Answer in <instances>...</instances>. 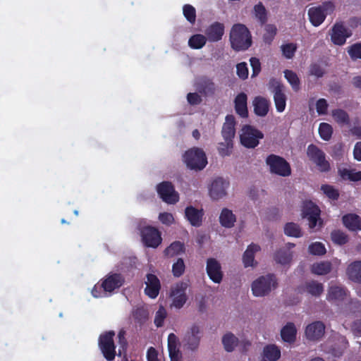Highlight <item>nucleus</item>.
Segmentation results:
<instances>
[{
	"label": "nucleus",
	"instance_id": "57",
	"mask_svg": "<svg viewBox=\"0 0 361 361\" xmlns=\"http://www.w3.org/2000/svg\"><path fill=\"white\" fill-rule=\"evenodd\" d=\"M166 315L167 312L166 309L163 306H160L156 312L154 321L157 327H161L163 326Z\"/></svg>",
	"mask_w": 361,
	"mask_h": 361
},
{
	"label": "nucleus",
	"instance_id": "51",
	"mask_svg": "<svg viewBox=\"0 0 361 361\" xmlns=\"http://www.w3.org/2000/svg\"><path fill=\"white\" fill-rule=\"evenodd\" d=\"M321 190L324 194L332 200H337L339 197V192L334 186L324 184L321 186Z\"/></svg>",
	"mask_w": 361,
	"mask_h": 361
},
{
	"label": "nucleus",
	"instance_id": "35",
	"mask_svg": "<svg viewBox=\"0 0 361 361\" xmlns=\"http://www.w3.org/2000/svg\"><path fill=\"white\" fill-rule=\"evenodd\" d=\"M304 290L312 296L319 297L324 292V286L314 280L308 281L304 285Z\"/></svg>",
	"mask_w": 361,
	"mask_h": 361
},
{
	"label": "nucleus",
	"instance_id": "17",
	"mask_svg": "<svg viewBox=\"0 0 361 361\" xmlns=\"http://www.w3.org/2000/svg\"><path fill=\"white\" fill-rule=\"evenodd\" d=\"M229 183L219 177L214 179L209 188V195L213 200H219L226 195V189Z\"/></svg>",
	"mask_w": 361,
	"mask_h": 361
},
{
	"label": "nucleus",
	"instance_id": "47",
	"mask_svg": "<svg viewBox=\"0 0 361 361\" xmlns=\"http://www.w3.org/2000/svg\"><path fill=\"white\" fill-rule=\"evenodd\" d=\"M331 238L334 243L343 245L348 243V236L340 230H334L331 233Z\"/></svg>",
	"mask_w": 361,
	"mask_h": 361
},
{
	"label": "nucleus",
	"instance_id": "13",
	"mask_svg": "<svg viewBox=\"0 0 361 361\" xmlns=\"http://www.w3.org/2000/svg\"><path fill=\"white\" fill-rule=\"evenodd\" d=\"M188 286L186 283L180 282L171 288L170 295L172 298V306L176 309L182 308L186 302L188 300L186 295Z\"/></svg>",
	"mask_w": 361,
	"mask_h": 361
},
{
	"label": "nucleus",
	"instance_id": "58",
	"mask_svg": "<svg viewBox=\"0 0 361 361\" xmlns=\"http://www.w3.org/2000/svg\"><path fill=\"white\" fill-rule=\"evenodd\" d=\"M309 252L314 255H323L326 253L324 245L319 242L313 243L309 246Z\"/></svg>",
	"mask_w": 361,
	"mask_h": 361
},
{
	"label": "nucleus",
	"instance_id": "8",
	"mask_svg": "<svg viewBox=\"0 0 361 361\" xmlns=\"http://www.w3.org/2000/svg\"><path fill=\"white\" fill-rule=\"evenodd\" d=\"M240 135L241 144L247 148H255L259 145V139L264 137L263 133L250 125H245Z\"/></svg>",
	"mask_w": 361,
	"mask_h": 361
},
{
	"label": "nucleus",
	"instance_id": "29",
	"mask_svg": "<svg viewBox=\"0 0 361 361\" xmlns=\"http://www.w3.org/2000/svg\"><path fill=\"white\" fill-rule=\"evenodd\" d=\"M281 357V350L274 344H268L263 349L262 361H277Z\"/></svg>",
	"mask_w": 361,
	"mask_h": 361
},
{
	"label": "nucleus",
	"instance_id": "4",
	"mask_svg": "<svg viewBox=\"0 0 361 361\" xmlns=\"http://www.w3.org/2000/svg\"><path fill=\"white\" fill-rule=\"evenodd\" d=\"M266 164L269 166V171L281 177H287L291 174L290 164L282 157L276 154H269L265 160Z\"/></svg>",
	"mask_w": 361,
	"mask_h": 361
},
{
	"label": "nucleus",
	"instance_id": "25",
	"mask_svg": "<svg viewBox=\"0 0 361 361\" xmlns=\"http://www.w3.org/2000/svg\"><path fill=\"white\" fill-rule=\"evenodd\" d=\"M178 337L171 333L168 336V350L171 361H182V353L178 348Z\"/></svg>",
	"mask_w": 361,
	"mask_h": 361
},
{
	"label": "nucleus",
	"instance_id": "37",
	"mask_svg": "<svg viewBox=\"0 0 361 361\" xmlns=\"http://www.w3.org/2000/svg\"><path fill=\"white\" fill-rule=\"evenodd\" d=\"M331 263L329 262H320L312 265L311 271L316 275H326L331 272Z\"/></svg>",
	"mask_w": 361,
	"mask_h": 361
},
{
	"label": "nucleus",
	"instance_id": "2",
	"mask_svg": "<svg viewBox=\"0 0 361 361\" xmlns=\"http://www.w3.org/2000/svg\"><path fill=\"white\" fill-rule=\"evenodd\" d=\"M183 160L188 169L196 171L204 169L207 164L205 152L198 147L187 150L183 155Z\"/></svg>",
	"mask_w": 361,
	"mask_h": 361
},
{
	"label": "nucleus",
	"instance_id": "30",
	"mask_svg": "<svg viewBox=\"0 0 361 361\" xmlns=\"http://www.w3.org/2000/svg\"><path fill=\"white\" fill-rule=\"evenodd\" d=\"M348 278L357 283H361V260L350 263L346 270Z\"/></svg>",
	"mask_w": 361,
	"mask_h": 361
},
{
	"label": "nucleus",
	"instance_id": "31",
	"mask_svg": "<svg viewBox=\"0 0 361 361\" xmlns=\"http://www.w3.org/2000/svg\"><path fill=\"white\" fill-rule=\"evenodd\" d=\"M297 330L292 322L287 323L281 330V336L283 341L289 343L295 342Z\"/></svg>",
	"mask_w": 361,
	"mask_h": 361
},
{
	"label": "nucleus",
	"instance_id": "21",
	"mask_svg": "<svg viewBox=\"0 0 361 361\" xmlns=\"http://www.w3.org/2000/svg\"><path fill=\"white\" fill-rule=\"evenodd\" d=\"M203 216V209H198L192 206H188L185 209V217L192 226L200 227Z\"/></svg>",
	"mask_w": 361,
	"mask_h": 361
},
{
	"label": "nucleus",
	"instance_id": "9",
	"mask_svg": "<svg viewBox=\"0 0 361 361\" xmlns=\"http://www.w3.org/2000/svg\"><path fill=\"white\" fill-rule=\"evenodd\" d=\"M309 159L318 167L321 172H327L331 169L329 162L326 159L325 153L317 145L310 144L307 149Z\"/></svg>",
	"mask_w": 361,
	"mask_h": 361
},
{
	"label": "nucleus",
	"instance_id": "26",
	"mask_svg": "<svg viewBox=\"0 0 361 361\" xmlns=\"http://www.w3.org/2000/svg\"><path fill=\"white\" fill-rule=\"evenodd\" d=\"M252 104L254 112L257 116L264 117L268 114L270 102L267 99L261 96H257L255 97Z\"/></svg>",
	"mask_w": 361,
	"mask_h": 361
},
{
	"label": "nucleus",
	"instance_id": "14",
	"mask_svg": "<svg viewBox=\"0 0 361 361\" xmlns=\"http://www.w3.org/2000/svg\"><path fill=\"white\" fill-rule=\"evenodd\" d=\"M201 339V331L197 325H192L185 333L183 338V344L185 348L195 351L197 350Z\"/></svg>",
	"mask_w": 361,
	"mask_h": 361
},
{
	"label": "nucleus",
	"instance_id": "3",
	"mask_svg": "<svg viewBox=\"0 0 361 361\" xmlns=\"http://www.w3.org/2000/svg\"><path fill=\"white\" fill-rule=\"evenodd\" d=\"M278 281L274 274L259 276L252 283V291L255 296L262 297L268 295L272 289L276 288Z\"/></svg>",
	"mask_w": 361,
	"mask_h": 361
},
{
	"label": "nucleus",
	"instance_id": "22",
	"mask_svg": "<svg viewBox=\"0 0 361 361\" xmlns=\"http://www.w3.org/2000/svg\"><path fill=\"white\" fill-rule=\"evenodd\" d=\"M235 117L233 115H227L221 129V135L225 141L233 142V138L235 134Z\"/></svg>",
	"mask_w": 361,
	"mask_h": 361
},
{
	"label": "nucleus",
	"instance_id": "49",
	"mask_svg": "<svg viewBox=\"0 0 361 361\" xmlns=\"http://www.w3.org/2000/svg\"><path fill=\"white\" fill-rule=\"evenodd\" d=\"M183 13L186 20L191 24H195L196 20V10L190 4H185L183 7Z\"/></svg>",
	"mask_w": 361,
	"mask_h": 361
},
{
	"label": "nucleus",
	"instance_id": "45",
	"mask_svg": "<svg viewBox=\"0 0 361 361\" xmlns=\"http://www.w3.org/2000/svg\"><path fill=\"white\" fill-rule=\"evenodd\" d=\"M309 75L314 76L317 78H321L326 74V70L322 63L314 62L310 65Z\"/></svg>",
	"mask_w": 361,
	"mask_h": 361
},
{
	"label": "nucleus",
	"instance_id": "10",
	"mask_svg": "<svg viewBox=\"0 0 361 361\" xmlns=\"http://www.w3.org/2000/svg\"><path fill=\"white\" fill-rule=\"evenodd\" d=\"M143 244L147 247H157L162 241L161 232L155 227L145 226L140 229Z\"/></svg>",
	"mask_w": 361,
	"mask_h": 361
},
{
	"label": "nucleus",
	"instance_id": "16",
	"mask_svg": "<svg viewBox=\"0 0 361 361\" xmlns=\"http://www.w3.org/2000/svg\"><path fill=\"white\" fill-rule=\"evenodd\" d=\"M206 271L209 279L215 283H220L224 277L221 265L219 262L213 257L207 259Z\"/></svg>",
	"mask_w": 361,
	"mask_h": 361
},
{
	"label": "nucleus",
	"instance_id": "28",
	"mask_svg": "<svg viewBox=\"0 0 361 361\" xmlns=\"http://www.w3.org/2000/svg\"><path fill=\"white\" fill-rule=\"evenodd\" d=\"M343 225L350 231L361 230V218L355 214H347L342 217Z\"/></svg>",
	"mask_w": 361,
	"mask_h": 361
},
{
	"label": "nucleus",
	"instance_id": "34",
	"mask_svg": "<svg viewBox=\"0 0 361 361\" xmlns=\"http://www.w3.org/2000/svg\"><path fill=\"white\" fill-rule=\"evenodd\" d=\"M235 221L236 217L232 211L227 208H224L219 216L221 225L225 228H231L234 226Z\"/></svg>",
	"mask_w": 361,
	"mask_h": 361
},
{
	"label": "nucleus",
	"instance_id": "19",
	"mask_svg": "<svg viewBox=\"0 0 361 361\" xmlns=\"http://www.w3.org/2000/svg\"><path fill=\"white\" fill-rule=\"evenodd\" d=\"M330 35L331 42L338 46L343 45L346 39L350 36L345 27L342 23H338L333 26Z\"/></svg>",
	"mask_w": 361,
	"mask_h": 361
},
{
	"label": "nucleus",
	"instance_id": "36",
	"mask_svg": "<svg viewBox=\"0 0 361 361\" xmlns=\"http://www.w3.org/2000/svg\"><path fill=\"white\" fill-rule=\"evenodd\" d=\"M184 252V244L180 241H175L165 249L164 255L169 257H173L182 254Z\"/></svg>",
	"mask_w": 361,
	"mask_h": 361
},
{
	"label": "nucleus",
	"instance_id": "24",
	"mask_svg": "<svg viewBox=\"0 0 361 361\" xmlns=\"http://www.w3.org/2000/svg\"><path fill=\"white\" fill-rule=\"evenodd\" d=\"M336 343L331 346L329 353L334 357H340L348 347V341L345 336L338 334L335 337Z\"/></svg>",
	"mask_w": 361,
	"mask_h": 361
},
{
	"label": "nucleus",
	"instance_id": "6",
	"mask_svg": "<svg viewBox=\"0 0 361 361\" xmlns=\"http://www.w3.org/2000/svg\"><path fill=\"white\" fill-rule=\"evenodd\" d=\"M115 332L109 331L99 336L98 340L99 348L107 361H113L116 354V345L114 341Z\"/></svg>",
	"mask_w": 361,
	"mask_h": 361
},
{
	"label": "nucleus",
	"instance_id": "23",
	"mask_svg": "<svg viewBox=\"0 0 361 361\" xmlns=\"http://www.w3.org/2000/svg\"><path fill=\"white\" fill-rule=\"evenodd\" d=\"M224 34V25L219 22L210 25L205 31L206 37L212 42L221 40Z\"/></svg>",
	"mask_w": 361,
	"mask_h": 361
},
{
	"label": "nucleus",
	"instance_id": "50",
	"mask_svg": "<svg viewBox=\"0 0 361 361\" xmlns=\"http://www.w3.org/2000/svg\"><path fill=\"white\" fill-rule=\"evenodd\" d=\"M319 133L322 140L328 141L331 137L333 128L330 124L327 123H322L319 127Z\"/></svg>",
	"mask_w": 361,
	"mask_h": 361
},
{
	"label": "nucleus",
	"instance_id": "18",
	"mask_svg": "<svg viewBox=\"0 0 361 361\" xmlns=\"http://www.w3.org/2000/svg\"><path fill=\"white\" fill-rule=\"evenodd\" d=\"M325 333V325L322 322H314L306 326L305 334L310 341H316L321 339Z\"/></svg>",
	"mask_w": 361,
	"mask_h": 361
},
{
	"label": "nucleus",
	"instance_id": "27",
	"mask_svg": "<svg viewBox=\"0 0 361 361\" xmlns=\"http://www.w3.org/2000/svg\"><path fill=\"white\" fill-rule=\"evenodd\" d=\"M247 97L244 92L239 93L234 99L235 110L237 114L242 118L248 116Z\"/></svg>",
	"mask_w": 361,
	"mask_h": 361
},
{
	"label": "nucleus",
	"instance_id": "7",
	"mask_svg": "<svg viewBox=\"0 0 361 361\" xmlns=\"http://www.w3.org/2000/svg\"><path fill=\"white\" fill-rule=\"evenodd\" d=\"M269 90L274 94V101L278 112L286 109L287 97L284 93V86L276 78H271L268 83Z\"/></svg>",
	"mask_w": 361,
	"mask_h": 361
},
{
	"label": "nucleus",
	"instance_id": "42",
	"mask_svg": "<svg viewBox=\"0 0 361 361\" xmlns=\"http://www.w3.org/2000/svg\"><path fill=\"white\" fill-rule=\"evenodd\" d=\"M253 13L255 17L262 25L267 23L268 19L267 11L262 2H259L257 4L255 5L253 8Z\"/></svg>",
	"mask_w": 361,
	"mask_h": 361
},
{
	"label": "nucleus",
	"instance_id": "5",
	"mask_svg": "<svg viewBox=\"0 0 361 361\" xmlns=\"http://www.w3.org/2000/svg\"><path fill=\"white\" fill-rule=\"evenodd\" d=\"M335 10V5L332 1L323 2L318 6L309 8L308 16L310 23L314 27L320 25L329 14H331Z\"/></svg>",
	"mask_w": 361,
	"mask_h": 361
},
{
	"label": "nucleus",
	"instance_id": "44",
	"mask_svg": "<svg viewBox=\"0 0 361 361\" xmlns=\"http://www.w3.org/2000/svg\"><path fill=\"white\" fill-rule=\"evenodd\" d=\"M207 42V37L201 34L191 36L188 40V45L192 49H199L202 48Z\"/></svg>",
	"mask_w": 361,
	"mask_h": 361
},
{
	"label": "nucleus",
	"instance_id": "60",
	"mask_svg": "<svg viewBox=\"0 0 361 361\" xmlns=\"http://www.w3.org/2000/svg\"><path fill=\"white\" fill-rule=\"evenodd\" d=\"M237 75L242 80H245L248 77V68L245 62H241L236 66Z\"/></svg>",
	"mask_w": 361,
	"mask_h": 361
},
{
	"label": "nucleus",
	"instance_id": "54",
	"mask_svg": "<svg viewBox=\"0 0 361 361\" xmlns=\"http://www.w3.org/2000/svg\"><path fill=\"white\" fill-rule=\"evenodd\" d=\"M283 55L287 59H291L297 50V45L294 43H288L281 47Z\"/></svg>",
	"mask_w": 361,
	"mask_h": 361
},
{
	"label": "nucleus",
	"instance_id": "61",
	"mask_svg": "<svg viewBox=\"0 0 361 361\" xmlns=\"http://www.w3.org/2000/svg\"><path fill=\"white\" fill-rule=\"evenodd\" d=\"M250 62L252 69V78L256 77L261 71V63L256 57H251Z\"/></svg>",
	"mask_w": 361,
	"mask_h": 361
},
{
	"label": "nucleus",
	"instance_id": "53",
	"mask_svg": "<svg viewBox=\"0 0 361 361\" xmlns=\"http://www.w3.org/2000/svg\"><path fill=\"white\" fill-rule=\"evenodd\" d=\"M347 51L353 61L361 60V43L357 42L349 46Z\"/></svg>",
	"mask_w": 361,
	"mask_h": 361
},
{
	"label": "nucleus",
	"instance_id": "40",
	"mask_svg": "<svg viewBox=\"0 0 361 361\" xmlns=\"http://www.w3.org/2000/svg\"><path fill=\"white\" fill-rule=\"evenodd\" d=\"M338 173L343 180L354 182L361 180V171H355V169H343L338 170Z\"/></svg>",
	"mask_w": 361,
	"mask_h": 361
},
{
	"label": "nucleus",
	"instance_id": "39",
	"mask_svg": "<svg viewBox=\"0 0 361 361\" xmlns=\"http://www.w3.org/2000/svg\"><path fill=\"white\" fill-rule=\"evenodd\" d=\"M132 316L136 323L142 325L148 319L149 312L143 307H137L133 309Z\"/></svg>",
	"mask_w": 361,
	"mask_h": 361
},
{
	"label": "nucleus",
	"instance_id": "52",
	"mask_svg": "<svg viewBox=\"0 0 361 361\" xmlns=\"http://www.w3.org/2000/svg\"><path fill=\"white\" fill-rule=\"evenodd\" d=\"M332 116L337 123L341 124H348L349 123V116L348 113L341 109H335L332 111Z\"/></svg>",
	"mask_w": 361,
	"mask_h": 361
},
{
	"label": "nucleus",
	"instance_id": "48",
	"mask_svg": "<svg viewBox=\"0 0 361 361\" xmlns=\"http://www.w3.org/2000/svg\"><path fill=\"white\" fill-rule=\"evenodd\" d=\"M277 32V28L274 25L268 24L265 26V32L263 40L266 44H270L274 40Z\"/></svg>",
	"mask_w": 361,
	"mask_h": 361
},
{
	"label": "nucleus",
	"instance_id": "59",
	"mask_svg": "<svg viewBox=\"0 0 361 361\" xmlns=\"http://www.w3.org/2000/svg\"><path fill=\"white\" fill-rule=\"evenodd\" d=\"M329 104L325 99H319L316 102L317 112L319 115H325L327 114Z\"/></svg>",
	"mask_w": 361,
	"mask_h": 361
},
{
	"label": "nucleus",
	"instance_id": "64",
	"mask_svg": "<svg viewBox=\"0 0 361 361\" xmlns=\"http://www.w3.org/2000/svg\"><path fill=\"white\" fill-rule=\"evenodd\" d=\"M187 100L191 105H197L201 103L202 98L196 92H190L187 95Z\"/></svg>",
	"mask_w": 361,
	"mask_h": 361
},
{
	"label": "nucleus",
	"instance_id": "20",
	"mask_svg": "<svg viewBox=\"0 0 361 361\" xmlns=\"http://www.w3.org/2000/svg\"><path fill=\"white\" fill-rule=\"evenodd\" d=\"M146 288L145 293L151 298H156L161 289V283L158 277L153 274L147 275Z\"/></svg>",
	"mask_w": 361,
	"mask_h": 361
},
{
	"label": "nucleus",
	"instance_id": "15",
	"mask_svg": "<svg viewBox=\"0 0 361 361\" xmlns=\"http://www.w3.org/2000/svg\"><path fill=\"white\" fill-rule=\"evenodd\" d=\"M101 281L103 290L111 293L123 285L125 278L121 274L110 273Z\"/></svg>",
	"mask_w": 361,
	"mask_h": 361
},
{
	"label": "nucleus",
	"instance_id": "63",
	"mask_svg": "<svg viewBox=\"0 0 361 361\" xmlns=\"http://www.w3.org/2000/svg\"><path fill=\"white\" fill-rule=\"evenodd\" d=\"M106 291L103 290V287H102V283H97L94 285V286L92 289V295L94 298H103L106 296Z\"/></svg>",
	"mask_w": 361,
	"mask_h": 361
},
{
	"label": "nucleus",
	"instance_id": "11",
	"mask_svg": "<svg viewBox=\"0 0 361 361\" xmlns=\"http://www.w3.org/2000/svg\"><path fill=\"white\" fill-rule=\"evenodd\" d=\"M157 191L160 198L168 204H176L179 200L178 193L169 181H163L158 184Z\"/></svg>",
	"mask_w": 361,
	"mask_h": 361
},
{
	"label": "nucleus",
	"instance_id": "56",
	"mask_svg": "<svg viewBox=\"0 0 361 361\" xmlns=\"http://www.w3.org/2000/svg\"><path fill=\"white\" fill-rule=\"evenodd\" d=\"M233 147V142L231 141H225L219 143L218 152L221 157L228 156L231 153V149Z\"/></svg>",
	"mask_w": 361,
	"mask_h": 361
},
{
	"label": "nucleus",
	"instance_id": "62",
	"mask_svg": "<svg viewBox=\"0 0 361 361\" xmlns=\"http://www.w3.org/2000/svg\"><path fill=\"white\" fill-rule=\"evenodd\" d=\"M159 221L165 225H171L174 221V218L172 214L168 212H162L159 215Z\"/></svg>",
	"mask_w": 361,
	"mask_h": 361
},
{
	"label": "nucleus",
	"instance_id": "55",
	"mask_svg": "<svg viewBox=\"0 0 361 361\" xmlns=\"http://www.w3.org/2000/svg\"><path fill=\"white\" fill-rule=\"evenodd\" d=\"M185 269V265L183 259L182 258H178L172 266L173 275L175 277H180L184 274Z\"/></svg>",
	"mask_w": 361,
	"mask_h": 361
},
{
	"label": "nucleus",
	"instance_id": "38",
	"mask_svg": "<svg viewBox=\"0 0 361 361\" xmlns=\"http://www.w3.org/2000/svg\"><path fill=\"white\" fill-rule=\"evenodd\" d=\"M222 343L227 352H232L238 344V338L234 334L229 332L223 336Z\"/></svg>",
	"mask_w": 361,
	"mask_h": 361
},
{
	"label": "nucleus",
	"instance_id": "46",
	"mask_svg": "<svg viewBox=\"0 0 361 361\" xmlns=\"http://www.w3.org/2000/svg\"><path fill=\"white\" fill-rule=\"evenodd\" d=\"M284 233L288 236L295 238L302 236V232L299 225L293 222H289L285 225Z\"/></svg>",
	"mask_w": 361,
	"mask_h": 361
},
{
	"label": "nucleus",
	"instance_id": "32",
	"mask_svg": "<svg viewBox=\"0 0 361 361\" xmlns=\"http://www.w3.org/2000/svg\"><path fill=\"white\" fill-rule=\"evenodd\" d=\"M347 290L342 287L331 286L328 290L326 299L330 302H341L345 300Z\"/></svg>",
	"mask_w": 361,
	"mask_h": 361
},
{
	"label": "nucleus",
	"instance_id": "12",
	"mask_svg": "<svg viewBox=\"0 0 361 361\" xmlns=\"http://www.w3.org/2000/svg\"><path fill=\"white\" fill-rule=\"evenodd\" d=\"M320 213L319 207L313 202H304L302 209V216L303 218L308 220L310 228H314L317 226L318 221H320L321 224H322Z\"/></svg>",
	"mask_w": 361,
	"mask_h": 361
},
{
	"label": "nucleus",
	"instance_id": "43",
	"mask_svg": "<svg viewBox=\"0 0 361 361\" xmlns=\"http://www.w3.org/2000/svg\"><path fill=\"white\" fill-rule=\"evenodd\" d=\"M284 77L295 92H298L300 90V81L298 75L294 71L286 70L284 71Z\"/></svg>",
	"mask_w": 361,
	"mask_h": 361
},
{
	"label": "nucleus",
	"instance_id": "41",
	"mask_svg": "<svg viewBox=\"0 0 361 361\" xmlns=\"http://www.w3.org/2000/svg\"><path fill=\"white\" fill-rule=\"evenodd\" d=\"M292 253L284 248L280 249L274 254V260L281 264H289L292 259Z\"/></svg>",
	"mask_w": 361,
	"mask_h": 361
},
{
	"label": "nucleus",
	"instance_id": "33",
	"mask_svg": "<svg viewBox=\"0 0 361 361\" xmlns=\"http://www.w3.org/2000/svg\"><path fill=\"white\" fill-rule=\"evenodd\" d=\"M260 250L259 245L251 243L247 247L243 255V262L245 267H252L255 261V253Z\"/></svg>",
	"mask_w": 361,
	"mask_h": 361
},
{
	"label": "nucleus",
	"instance_id": "1",
	"mask_svg": "<svg viewBox=\"0 0 361 361\" xmlns=\"http://www.w3.org/2000/svg\"><path fill=\"white\" fill-rule=\"evenodd\" d=\"M229 40L231 48L235 51H245L252 43L250 30L241 23H236L232 26Z\"/></svg>",
	"mask_w": 361,
	"mask_h": 361
}]
</instances>
